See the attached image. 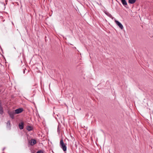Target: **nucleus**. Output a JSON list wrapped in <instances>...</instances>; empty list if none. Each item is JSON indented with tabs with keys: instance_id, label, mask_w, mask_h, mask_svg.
Here are the masks:
<instances>
[{
	"instance_id": "nucleus-1",
	"label": "nucleus",
	"mask_w": 153,
	"mask_h": 153,
	"mask_svg": "<svg viewBox=\"0 0 153 153\" xmlns=\"http://www.w3.org/2000/svg\"><path fill=\"white\" fill-rule=\"evenodd\" d=\"M59 145L60 147L63 149L64 151H66L67 147L66 145L64 143L63 140L61 139L59 143Z\"/></svg>"
},
{
	"instance_id": "nucleus-2",
	"label": "nucleus",
	"mask_w": 153,
	"mask_h": 153,
	"mask_svg": "<svg viewBox=\"0 0 153 153\" xmlns=\"http://www.w3.org/2000/svg\"><path fill=\"white\" fill-rule=\"evenodd\" d=\"M23 110L22 108H19L16 109L14 111H13L12 112V115H13L14 114H18L22 112ZM9 115H11L10 114Z\"/></svg>"
},
{
	"instance_id": "nucleus-3",
	"label": "nucleus",
	"mask_w": 153,
	"mask_h": 153,
	"mask_svg": "<svg viewBox=\"0 0 153 153\" xmlns=\"http://www.w3.org/2000/svg\"><path fill=\"white\" fill-rule=\"evenodd\" d=\"M29 143L31 146H33L36 143V141L35 139H31L29 141Z\"/></svg>"
},
{
	"instance_id": "nucleus-4",
	"label": "nucleus",
	"mask_w": 153,
	"mask_h": 153,
	"mask_svg": "<svg viewBox=\"0 0 153 153\" xmlns=\"http://www.w3.org/2000/svg\"><path fill=\"white\" fill-rule=\"evenodd\" d=\"M115 22L117 25L121 29H123V27L121 23L118 21L115 20Z\"/></svg>"
},
{
	"instance_id": "nucleus-5",
	"label": "nucleus",
	"mask_w": 153,
	"mask_h": 153,
	"mask_svg": "<svg viewBox=\"0 0 153 153\" xmlns=\"http://www.w3.org/2000/svg\"><path fill=\"white\" fill-rule=\"evenodd\" d=\"M104 12L108 17H109L111 19L113 18L112 16L108 12H107L106 11H104Z\"/></svg>"
},
{
	"instance_id": "nucleus-6",
	"label": "nucleus",
	"mask_w": 153,
	"mask_h": 153,
	"mask_svg": "<svg viewBox=\"0 0 153 153\" xmlns=\"http://www.w3.org/2000/svg\"><path fill=\"white\" fill-rule=\"evenodd\" d=\"M121 1L123 5L126 7V6L127 5V4L126 0H121Z\"/></svg>"
},
{
	"instance_id": "nucleus-7",
	"label": "nucleus",
	"mask_w": 153,
	"mask_h": 153,
	"mask_svg": "<svg viewBox=\"0 0 153 153\" xmlns=\"http://www.w3.org/2000/svg\"><path fill=\"white\" fill-rule=\"evenodd\" d=\"M24 123L23 122L19 123V127L20 129H22L23 128Z\"/></svg>"
},
{
	"instance_id": "nucleus-8",
	"label": "nucleus",
	"mask_w": 153,
	"mask_h": 153,
	"mask_svg": "<svg viewBox=\"0 0 153 153\" xmlns=\"http://www.w3.org/2000/svg\"><path fill=\"white\" fill-rule=\"evenodd\" d=\"M0 7L2 8H4L5 9V4L4 2H0Z\"/></svg>"
},
{
	"instance_id": "nucleus-9",
	"label": "nucleus",
	"mask_w": 153,
	"mask_h": 153,
	"mask_svg": "<svg viewBox=\"0 0 153 153\" xmlns=\"http://www.w3.org/2000/svg\"><path fill=\"white\" fill-rule=\"evenodd\" d=\"M136 0H128V3L131 4H134Z\"/></svg>"
},
{
	"instance_id": "nucleus-10",
	"label": "nucleus",
	"mask_w": 153,
	"mask_h": 153,
	"mask_svg": "<svg viewBox=\"0 0 153 153\" xmlns=\"http://www.w3.org/2000/svg\"><path fill=\"white\" fill-rule=\"evenodd\" d=\"M32 127L30 126H27V129L29 131L32 130Z\"/></svg>"
},
{
	"instance_id": "nucleus-11",
	"label": "nucleus",
	"mask_w": 153,
	"mask_h": 153,
	"mask_svg": "<svg viewBox=\"0 0 153 153\" xmlns=\"http://www.w3.org/2000/svg\"><path fill=\"white\" fill-rule=\"evenodd\" d=\"M36 153H44L43 151L42 150H40L38 151Z\"/></svg>"
},
{
	"instance_id": "nucleus-12",
	"label": "nucleus",
	"mask_w": 153,
	"mask_h": 153,
	"mask_svg": "<svg viewBox=\"0 0 153 153\" xmlns=\"http://www.w3.org/2000/svg\"><path fill=\"white\" fill-rule=\"evenodd\" d=\"M7 126H10V121H8L7 123Z\"/></svg>"
},
{
	"instance_id": "nucleus-13",
	"label": "nucleus",
	"mask_w": 153,
	"mask_h": 153,
	"mask_svg": "<svg viewBox=\"0 0 153 153\" xmlns=\"http://www.w3.org/2000/svg\"><path fill=\"white\" fill-rule=\"evenodd\" d=\"M10 117L12 119H13L14 118V115H10Z\"/></svg>"
},
{
	"instance_id": "nucleus-14",
	"label": "nucleus",
	"mask_w": 153,
	"mask_h": 153,
	"mask_svg": "<svg viewBox=\"0 0 153 153\" xmlns=\"http://www.w3.org/2000/svg\"><path fill=\"white\" fill-rule=\"evenodd\" d=\"M26 70V68H24V69H23V73L24 74L25 73V70Z\"/></svg>"
},
{
	"instance_id": "nucleus-15",
	"label": "nucleus",
	"mask_w": 153,
	"mask_h": 153,
	"mask_svg": "<svg viewBox=\"0 0 153 153\" xmlns=\"http://www.w3.org/2000/svg\"><path fill=\"white\" fill-rule=\"evenodd\" d=\"M7 0H5V3H6V4H7Z\"/></svg>"
},
{
	"instance_id": "nucleus-16",
	"label": "nucleus",
	"mask_w": 153,
	"mask_h": 153,
	"mask_svg": "<svg viewBox=\"0 0 153 153\" xmlns=\"http://www.w3.org/2000/svg\"><path fill=\"white\" fill-rule=\"evenodd\" d=\"M75 146H76V148L77 146H76V145H75Z\"/></svg>"
},
{
	"instance_id": "nucleus-17",
	"label": "nucleus",
	"mask_w": 153,
	"mask_h": 153,
	"mask_svg": "<svg viewBox=\"0 0 153 153\" xmlns=\"http://www.w3.org/2000/svg\"><path fill=\"white\" fill-rule=\"evenodd\" d=\"M32 153H33V152Z\"/></svg>"
}]
</instances>
